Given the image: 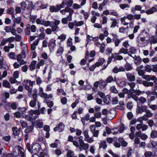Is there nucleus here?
Listing matches in <instances>:
<instances>
[{
    "instance_id": "11",
    "label": "nucleus",
    "mask_w": 157,
    "mask_h": 157,
    "mask_svg": "<svg viewBox=\"0 0 157 157\" xmlns=\"http://www.w3.org/2000/svg\"><path fill=\"white\" fill-rule=\"evenodd\" d=\"M21 54L22 57L24 58L25 57V55L28 53V49L26 45H24V47L22 48Z\"/></svg>"
},
{
    "instance_id": "64",
    "label": "nucleus",
    "mask_w": 157,
    "mask_h": 157,
    "mask_svg": "<svg viewBox=\"0 0 157 157\" xmlns=\"http://www.w3.org/2000/svg\"><path fill=\"white\" fill-rule=\"evenodd\" d=\"M152 70L154 72H157V64L152 66Z\"/></svg>"
},
{
    "instance_id": "15",
    "label": "nucleus",
    "mask_w": 157,
    "mask_h": 157,
    "mask_svg": "<svg viewBox=\"0 0 157 157\" xmlns=\"http://www.w3.org/2000/svg\"><path fill=\"white\" fill-rule=\"evenodd\" d=\"M142 84L145 87L152 86L154 85V83L153 82H148L146 81H143Z\"/></svg>"
},
{
    "instance_id": "33",
    "label": "nucleus",
    "mask_w": 157,
    "mask_h": 157,
    "mask_svg": "<svg viewBox=\"0 0 157 157\" xmlns=\"http://www.w3.org/2000/svg\"><path fill=\"white\" fill-rule=\"evenodd\" d=\"M8 56L10 59H15V53L13 52H11L9 53L8 54Z\"/></svg>"
},
{
    "instance_id": "24",
    "label": "nucleus",
    "mask_w": 157,
    "mask_h": 157,
    "mask_svg": "<svg viewBox=\"0 0 157 157\" xmlns=\"http://www.w3.org/2000/svg\"><path fill=\"white\" fill-rule=\"evenodd\" d=\"M99 83L100 86H102L103 88H105L107 84L105 80V81L103 80H101L99 82Z\"/></svg>"
},
{
    "instance_id": "34",
    "label": "nucleus",
    "mask_w": 157,
    "mask_h": 157,
    "mask_svg": "<svg viewBox=\"0 0 157 157\" xmlns=\"http://www.w3.org/2000/svg\"><path fill=\"white\" fill-rule=\"evenodd\" d=\"M110 91L115 94H117L118 93V91L115 88V86H113L111 87L110 88Z\"/></svg>"
},
{
    "instance_id": "55",
    "label": "nucleus",
    "mask_w": 157,
    "mask_h": 157,
    "mask_svg": "<svg viewBox=\"0 0 157 157\" xmlns=\"http://www.w3.org/2000/svg\"><path fill=\"white\" fill-rule=\"evenodd\" d=\"M42 80L41 78L39 77H37L36 78V84L38 85H40V83H41L42 82Z\"/></svg>"
},
{
    "instance_id": "47",
    "label": "nucleus",
    "mask_w": 157,
    "mask_h": 157,
    "mask_svg": "<svg viewBox=\"0 0 157 157\" xmlns=\"http://www.w3.org/2000/svg\"><path fill=\"white\" fill-rule=\"evenodd\" d=\"M44 21L43 20H40L39 18L37 19L36 20V23L38 24H41L43 25L44 24Z\"/></svg>"
},
{
    "instance_id": "7",
    "label": "nucleus",
    "mask_w": 157,
    "mask_h": 157,
    "mask_svg": "<svg viewBox=\"0 0 157 157\" xmlns=\"http://www.w3.org/2000/svg\"><path fill=\"white\" fill-rule=\"evenodd\" d=\"M39 145L37 144H35L33 145L32 147V151L31 153H36L39 151Z\"/></svg>"
},
{
    "instance_id": "59",
    "label": "nucleus",
    "mask_w": 157,
    "mask_h": 157,
    "mask_svg": "<svg viewBox=\"0 0 157 157\" xmlns=\"http://www.w3.org/2000/svg\"><path fill=\"white\" fill-rule=\"evenodd\" d=\"M117 23V22L116 20L115 19L112 22V24L110 26V28H114L116 26Z\"/></svg>"
},
{
    "instance_id": "46",
    "label": "nucleus",
    "mask_w": 157,
    "mask_h": 157,
    "mask_svg": "<svg viewBox=\"0 0 157 157\" xmlns=\"http://www.w3.org/2000/svg\"><path fill=\"white\" fill-rule=\"evenodd\" d=\"M7 42L6 38H3L0 43V46H2L5 45Z\"/></svg>"
},
{
    "instance_id": "38",
    "label": "nucleus",
    "mask_w": 157,
    "mask_h": 157,
    "mask_svg": "<svg viewBox=\"0 0 157 157\" xmlns=\"http://www.w3.org/2000/svg\"><path fill=\"white\" fill-rule=\"evenodd\" d=\"M74 23L76 26H78L82 25L83 24L84 22L83 21H74Z\"/></svg>"
},
{
    "instance_id": "48",
    "label": "nucleus",
    "mask_w": 157,
    "mask_h": 157,
    "mask_svg": "<svg viewBox=\"0 0 157 157\" xmlns=\"http://www.w3.org/2000/svg\"><path fill=\"white\" fill-rule=\"evenodd\" d=\"M36 101L32 100L29 103L30 105L32 107H34L36 104Z\"/></svg>"
},
{
    "instance_id": "4",
    "label": "nucleus",
    "mask_w": 157,
    "mask_h": 157,
    "mask_svg": "<svg viewBox=\"0 0 157 157\" xmlns=\"http://www.w3.org/2000/svg\"><path fill=\"white\" fill-rule=\"evenodd\" d=\"M3 68L4 69L8 70L9 69L8 66L2 57L0 58V69Z\"/></svg>"
},
{
    "instance_id": "23",
    "label": "nucleus",
    "mask_w": 157,
    "mask_h": 157,
    "mask_svg": "<svg viewBox=\"0 0 157 157\" xmlns=\"http://www.w3.org/2000/svg\"><path fill=\"white\" fill-rule=\"evenodd\" d=\"M12 134L14 136H16L19 134L20 132H18V129L16 127H13L12 128Z\"/></svg>"
},
{
    "instance_id": "51",
    "label": "nucleus",
    "mask_w": 157,
    "mask_h": 157,
    "mask_svg": "<svg viewBox=\"0 0 157 157\" xmlns=\"http://www.w3.org/2000/svg\"><path fill=\"white\" fill-rule=\"evenodd\" d=\"M73 3V0H69L68 1H66V4L68 6V7H71L72 6Z\"/></svg>"
},
{
    "instance_id": "20",
    "label": "nucleus",
    "mask_w": 157,
    "mask_h": 157,
    "mask_svg": "<svg viewBox=\"0 0 157 157\" xmlns=\"http://www.w3.org/2000/svg\"><path fill=\"white\" fill-rule=\"evenodd\" d=\"M21 8L23 10V13H25V9L26 7L27 4L25 2H22L20 3Z\"/></svg>"
},
{
    "instance_id": "14",
    "label": "nucleus",
    "mask_w": 157,
    "mask_h": 157,
    "mask_svg": "<svg viewBox=\"0 0 157 157\" xmlns=\"http://www.w3.org/2000/svg\"><path fill=\"white\" fill-rule=\"evenodd\" d=\"M14 11V9L13 7H10L8 9L7 13L11 15L13 18H15V16L13 14Z\"/></svg>"
},
{
    "instance_id": "30",
    "label": "nucleus",
    "mask_w": 157,
    "mask_h": 157,
    "mask_svg": "<svg viewBox=\"0 0 157 157\" xmlns=\"http://www.w3.org/2000/svg\"><path fill=\"white\" fill-rule=\"evenodd\" d=\"M138 100L139 101V103L141 104H144L147 101L146 99L143 97H141L138 99Z\"/></svg>"
},
{
    "instance_id": "53",
    "label": "nucleus",
    "mask_w": 157,
    "mask_h": 157,
    "mask_svg": "<svg viewBox=\"0 0 157 157\" xmlns=\"http://www.w3.org/2000/svg\"><path fill=\"white\" fill-rule=\"evenodd\" d=\"M72 39L71 38H70L68 39L67 42V44L68 46H71L72 45V42L71 41Z\"/></svg>"
},
{
    "instance_id": "54",
    "label": "nucleus",
    "mask_w": 157,
    "mask_h": 157,
    "mask_svg": "<svg viewBox=\"0 0 157 157\" xmlns=\"http://www.w3.org/2000/svg\"><path fill=\"white\" fill-rule=\"evenodd\" d=\"M92 133L93 134V136L96 137H98L99 134V131L98 130H95L94 131L92 132Z\"/></svg>"
},
{
    "instance_id": "9",
    "label": "nucleus",
    "mask_w": 157,
    "mask_h": 157,
    "mask_svg": "<svg viewBox=\"0 0 157 157\" xmlns=\"http://www.w3.org/2000/svg\"><path fill=\"white\" fill-rule=\"evenodd\" d=\"M49 10L50 12L52 13L54 12H57L59 10V7L57 5L56 6H50Z\"/></svg>"
},
{
    "instance_id": "29",
    "label": "nucleus",
    "mask_w": 157,
    "mask_h": 157,
    "mask_svg": "<svg viewBox=\"0 0 157 157\" xmlns=\"http://www.w3.org/2000/svg\"><path fill=\"white\" fill-rule=\"evenodd\" d=\"M105 81L108 83H110L113 81V78L111 75H109L106 79Z\"/></svg>"
},
{
    "instance_id": "21",
    "label": "nucleus",
    "mask_w": 157,
    "mask_h": 157,
    "mask_svg": "<svg viewBox=\"0 0 157 157\" xmlns=\"http://www.w3.org/2000/svg\"><path fill=\"white\" fill-rule=\"evenodd\" d=\"M125 69L127 71L132 70V67L131 64L127 63L124 65Z\"/></svg>"
},
{
    "instance_id": "28",
    "label": "nucleus",
    "mask_w": 157,
    "mask_h": 157,
    "mask_svg": "<svg viewBox=\"0 0 157 157\" xmlns=\"http://www.w3.org/2000/svg\"><path fill=\"white\" fill-rule=\"evenodd\" d=\"M150 136L152 138H157V131H152L151 133Z\"/></svg>"
},
{
    "instance_id": "39",
    "label": "nucleus",
    "mask_w": 157,
    "mask_h": 157,
    "mask_svg": "<svg viewBox=\"0 0 157 157\" xmlns=\"http://www.w3.org/2000/svg\"><path fill=\"white\" fill-rule=\"evenodd\" d=\"M145 112L146 114V115L148 117H151L152 116V113L151 112L150 110L147 109Z\"/></svg>"
},
{
    "instance_id": "27",
    "label": "nucleus",
    "mask_w": 157,
    "mask_h": 157,
    "mask_svg": "<svg viewBox=\"0 0 157 157\" xmlns=\"http://www.w3.org/2000/svg\"><path fill=\"white\" fill-rule=\"evenodd\" d=\"M9 106H10L11 108L13 109H16L17 106V104L15 102H12L9 103Z\"/></svg>"
},
{
    "instance_id": "60",
    "label": "nucleus",
    "mask_w": 157,
    "mask_h": 157,
    "mask_svg": "<svg viewBox=\"0 0 157 157\" xmlns=\"http://www.w3.org/2000/svg\"><path fill=\"white\" fill-rule=\"evenodd\" d=\"M152 153L151 151H148L146 152L144 154V155L145 157H148L151 156Z\"/></svg>"
},
{
    "instance_id": "3",
    "label": "nucleus",
    "mask_w": 157,
    "mask_h": 157,
    "mask_svg": "<svg viewBox=\"0 0 157 157\" xmlns=\"http://www.w3.org/2000/svg\"><path fill=\"white\" fill-rule=\"evenodd\" d=\"M147 107V106L138 105L136 109V112L137 113H142L143 112L145 111Z\"/></svg>"
},
{
    "instance_id": "50",
    "label": "nucleus",
    "mask_w": 157,
    "mask_h": 157,
    "mask_svg": "<svg viewBox=\"0 0 157 157\" xmlns=\"http://www.w3.org/2000/svg\"><path fill=\"white\" fill-rule=\"evenodd\" d=\"M23 128H25L27 126V122L26 121H20Z\"/></svg>"
},
{
    "instance_id": "62",
    "label": "nucleus",
    "mask_w": 157,
    "mask_h": 157,
    "mask_svg": "<svg viewBox=\"0 0 157 157\" xmlns=\"http://www.w3.org/2000/svg\"><path fill=\"white\" fill-rule=\"evenodd\" d=\"M140 138L144 140H145L148 138V136L147 135L144 134L142 133L140 136Z\"/></svg>"
},
{
    "instance_id": "37",
    "label": "nucleus",
    "mask_w": 157,
    "mask_h": 157,
    "mask_svg": "<svg viewBox=\"0 0 157 157\" xmlns=\"http://www.w3.org/2000/svg\"><path fill=\"white\" fill-rule=\"evenodd\" d=\"M51 27L52 30L53 32H55L56 30H58L59 29V27L57 25H51Z\"/></svg>"
},
{
    "instance_id": "13",
    "label": "nucleus",
    "mask_w": 157,
    "mask_h": 157,
    "mask_svg": "<svg viewBox=\"0 0 157 157\" xmlns=\"http://www.w3.org/2000/svg\"><path fill=\"white\" fill-rule=\"evenodd\" d=\"M107 145H106V143L105 140H102L100 141V143L99 144V148H102L104 149H105L107 147Z\"/></svg>"
},
{
    "instance_id": "16",
    "label": "nucleus",
    "mask_w": 157,
    "mask_h": 157,
    "mask_svg": "<svg viewBox=\"0 0 157 157\" xmlns=\"http://www.w3.org/2000/svg\"><path fill=\"white\" fill-rule=\"evenodd\" d=\"M56 46V40H54L50 41L48 44V46L50 48L54 49Z\"/></svg>"
},
{
    "instance_id": "44",
    "label": "nucleus",
    "mask_w": 157,
    "mask_h": 157,
    "mask_svg": "<svg viewBox=\"0 0 157 157\" xmlns=\"http://www.w3.org/2000/svg\"><path fill=\"white\" fill-rule=\"evenodd\" d=\"M126 82L125 81H121L119 83L118 82V84H117L120 87H122L126 85Z\"/></svg>"
},
{
    "instance_id": "63",
    "label": "nucleus",
    "mask_w": 157,
    "mask_h": 157,
    "mask_svg": "<svg viewBox=\"0 0 157 157\" xmlns=\"http://www.w3.org/2000/svg\"><path fill=\"white\" fill-rule=\"evenodd\" d=\"M45 36V34L44 33H40L39 35V38L38 39H43L44 38Z\"/></svg>"
},
{
    "instance_id": "52",
    "label": "nucleus",
    "mask_w": 157,
    "mask_h": 157,
    "mask_svg": "<svg viewBox=\"0 0 157 157\" xmlns=\"http://www.w3.org/2000/svg\"><path fill=\"white\" fill-rule=\"evenodd\" d=\"M14 18V22L17 23H19L21 21V17H19L16 18Z\"/></svg>"
},
{
    "instance_id": "1",
    "label": "nucleus",
    "mask_w": 157,
    "mask_h": 157,
    "mask_svg": "<svg viewBox=\"0 0 157 157\" xmlns=\"http://www.w3.org/2000/svg\"><path fill=\"white\" fill-rule=\"evenodd\" d=\"M60 13L62 14L65 15L66 12H69V15H67V17L63 18L62 19L61 21L63 24H67L68 22V19L69 21L72 20V15L73 14L74 11L70 7H66L65 9L61 10L60 11Z\"/></svg>"
},
{
    "instance_id": "31",
    "label": "nucleus",
    "mask_w": 157,
    "mask_h": 157,
    "mask_svg": "<svg viewBox=\"0 0 157 157\" xmlns=\"http://www.w3.org/2000/svg\"><path fill=\"white\" fill-rule=\"evenodd\" d=\"M110 101V97L109 96H106L104 98L103 102L106 104H108L109 103Z\"/></svg>"
},
{
    "instance_id": "45",
    "label": "nucleus",
    "mask_w": 157,
    "mask_h": 157,
    "mask_svg": "<svg viewBox=\"0 0 157 157\" xmlns=\"http://www.w3.org/2000/svg\"><path fill=\"white\" fill-rule=\"evenodd\" d=\"M74 155V152L71 150L68 151L67 156V157H72Z\"/></svg>"
},
{
    "instance_id": "36",
    "label": "nucleus",
    "mask_w": 157,
    "mask_h": 157,
    "mask_svg": "<svg viewBox=\"0 0 157 157\" xmlns=\"http://www.w3.org/2000/svg\"><path fill=\"white\" fill-rule=\"evenodd\" d=\"M11 139V137L10 136L8 135L7 136H3L2 138V139L4 140L5 141L9 142L10 139Z\"/></svg>"
},
{
    "instance_id": "2",
    "label": "nucleus",
    "mask_w": 157,
    "mask_h": 157,
    "mask_svg": "<svg viewBox=\"0 0 157 157\" xmlns=\"http://www.w3.org/2000/svg\"><path fill=\"white\" fill-rule=\"evenodd\" d=\"M113 37L112 41L114 43L115 47H118L121 42V39L118 38V36L117 35L114 33L111 34Z\"/></svg>"
},
{
    "instance_id": "25",
    "label": "nucleus",
    "mask_w": 157,
    "mask_h": 157,
    "mask_svg": "<svg viewBox=\"0 0 157 157\" xmlns=\"http://www.w3.org/2000/svg\"><path fill=\"white\" fill-rule=\"evenodd\" d=\"M30 26L29 24L27 25L25 29V31L26 35H28L30 34Z\"/></svg>"
},
{
    "instance_id": "61",
    "label": "nucleus",
    "mask_w": 157,
    "mask_h": 157,
    "mask_svg": "<svg viewBox=\"0 0 157 157\" xmlns=\"http://www.w3.org/2000/svg\"><path fill=\"white\" fill-rule=\"evenodd\" d=\"M30 29L31 32L34 33L36 31V28L34 25H33L30 27Z\"/></svg>"
},
{
    "instance_id": "17",
    "label": "nucleus",
    "mask_w": 157,
    "mask_h": 157,
    "mask_svg": "<svg viewBox=\"0 0 157 157\" xmlns=\"http://www.w3.org/2000/svg\"><path fill=\"white\" fill-rule=\"evenodd\" d=\"M36 61L35 60H33L31 62L30 64L29 65L30 69L31 71H32L35 69V65L36 64Z\"/></svg>"
},
{
    "instance_id": "19",
    "label": "nucleus",
    "mask_w": 157,
    "mask_h": 157,
    "mask_svg": "<svg viewBox=\"0 0 157 157\" xmlns=\"http://www.w3.org/2000/svg\"><path fill=\"white\" fill-rule=\"evenodd\" d=\"M150 43L151 44H155L157 43V37L154 36H152L150 40Z\"/></svg>"
},
{
    "instance_id": "35",
    "label": "nucleus",
    "mask_w": 157,
    "mask_h": 157,
    "mask_svg": "<svg viewBox=\"0 0 157 157\" xmlns=\"http://www.w3.org/2000/svg\"><path fill=\"white\" fill-rule=\"evenodd\" d=\"M60 101L62 104L64 105L67 103V99L65 97H62L60 99Z\"/></svg>"
},
{
    "instance_id": "12",
    "label": "nucleus",
    "mask_w": 157,
    "mask_h": 157,
    "mask_svg": "<svg viewBox=\"0 0 157 157\" xmlns=\"http://www.w3.org/2000/svg\"><path fill=\"white\" fill-rule=\"evenodd\" d=\"M135 58L134 61V63L137 66L140 65L142 61V59L139 56H135Z\"/></svg>"
},
{
    "instance_id": "40",
    "label": "nucleus",
    "mask_w": 157,
    "mask_h": 157,
    "mask_svg": "<svg viewBox=\"0 0 157 157\" xmlns=\"http://www.w3.org/2000/svg\"><path fill=\"white\" fill-rule=\"evenodd\" d=\"M128 84L129 86L131 89H132V91H135V90L133 89V88L136 85V84L135 83L133 82H128Z\"/></svg>"
},
{
    "instance_id": "10",
    "label": "nucleus",
    "mask_w": 157,
    "mask_h": 157,
    "mask_svg": "<svg viewBox=\"0 0 157 157\" xmlns=\"http://www.w3.org/2000/svg\"><path fill=\"white\" fill-rule=\"evenodd\" d=\"M90 114L89 113H87L84 117H82L81 118V121L83 123V125H85V121H88L90 120Z\"/></svg>"
},
{
    "instance_id": "22",
    "label": "nucleus",
    "mask_w": 157,
    "mask_h": 157,
    "mask_svg": "<svg viewBox=\"0 0 157 157\" xmlns=\"http://www.w3.org/2000/svg\"><path fill=\"white\" fill-rule=\"evenodd\" d=\"M128 50L127 49H125L123 48H121L118 52L119 55L123 53L124 54H127L128 53Z\"/></svg>"
},
{
    "instance_id": "26",
    "label": "nucleus",
    "mask_w": 157,
    "mask_h": 157,
    "mask_svg": "<svg viewBox=\"0 0 157 157\" xmlns=\"http://www.w3.org/2000/svg\"><path fill=\"white\" fill-rule=\"evenodd\" d=\"M33 128V126H30L25 130V133H29L32 132Z\"/></svg>"
},
{
    "instance_id": "49",
    "label": "nucleus",
    "mask_w": 157,
    "mask_h": 157,
    "mask_svg": "<svg viewBox=\"0 0 157 157\" xmlns=\"http://www.w3.org/2000/svg\"><path fill=\"white\" fill-rule=\"evenodd\" d=\"M15 14L19 13L21 11V8L20 7L17 6L15 9Z\"/></svg>"
},
{
    "instance_id": "57",
    "label": "nucleus",
    "mask_w": 157,
    "mask_h": 157,
    "mask_svg": "<svg viewBox=\"0 0 157 157\" xmlns=\"http://www.w3.org/2000/svg\"><path fill=\"white\" fill-rule=\"evenodd\" d=\"M136 71H137L138 74L140 76H143L144 75V72L143 71L141 70L136 69Z\"/></svg>"
},
{
    "instance_id": "58",
    "label": "nucleus",
    "mask_w": 157,
    "mask_h": 157,
    "mask_svg": "<svg viewBox=\"0 0 157 157\" xmlns=\"http://www.w3.org/2000/svg\"><path fill=\"white\" fill-rule=\"evenodd\" d=\"M124 129V125L123 124H122L119 130L118 131L120 133H122Z\"/></svg>"
},
{
    "instance_id": "18",
    "label": "nucleus",
    "mask_w": 157,
    "mask_h": 157,
    "mask_svg": "<svg viewBox=\"0 0 157 157\" xmlns=\"http://www.w3.org/2000/svg\"><path fill=\"white\" fill-rule=\"evenodd\" d=\"M3 86L8 88H11V85L9 82L6 80H4L2 82Z\"/></svg>"
},
{
    "instance_id": "43",
    "label": "nucleus",
    "mask_w": 157,
    "mask_h": 157,
    "mask_svg": "<svg viewBox=\"0 0 157 157\" xmlns=\"http://www.w3.org/2000/svg\"><path fill=\"white\" fill-rule=\"evenodd\" d=\"M120 7L121 9H124L126 8H129L130 6L128 4H121Z\"/></svg>"
},
{
    "instance_id": "32",
    "label": "nucleus",
    "mask_w": 157,
    "mask_h": 157,
    "mask_svg": "<svg viewBox=\"0 0 157 157\" xmlns=\"http://www.w3.org/2000/svg\"><path fill=\"white\" fill-rule=\"evenodd\" d=\"M63 51V49L62 47H60L57 50V56H59L62 54Z\"/></svg>"
},
{
    "instance_id": "8",
    "label": "nucleus",
    "mask_w": 157,
    "mask_h": 157,
    "mask_svg": "<svg viewBox=\"0 0 157 157\" xmlns=\"http://www.w3.org/2000/svg\"><path fill=\"white\" fill-rule=\"evenodd\" d=\"M127 78L128 81L130 82H133L135 80V76L132 73H128L126 74Z\"/></svg>"
},
{
    "instance_id": "56",
    "label": "nucleus",
    "mask_w": 157,
    "mask_h": 157,
    "mask_svg": "<svg viewBox=\"0 0 157 157\" xmlns=\"http://www.w3.org/2000/svg\"><path fill=\"white\" fill-rule=\"evenodd\" d=\"M14 39L15 37L13 36L10 37L8 38H6L7 42H8L10 43H11L14 41Z\"/></svg>"
},
{
    "instance_id": "42",
    "label": "nucleus",
    "mask_w": 157,
    "mask_h": 157,
    "mask_svg": "<svg viewBox=\"0 0 157 157\" xmlns=\"http://www.w3.org/2000/svg\"><path fill=\"white\" fill-rule=\"evenodd\" d=\"M118 97H117L113 98L112 99V102L113 104H117L118 102Z\"/></svg>"
},
{
    "instance_id": "5",
    "label": "nucleus",
    "mask_w": 157,
    "mask_h": 157,
    "mask_svg": "<svg viewBox=\"0 0 157 157\" xmlns=\"http://www.w3.org/2000/svg\"><path fill=\"white\" fill-rule=\"evenodd\" d=\"M79 148L80 151L82 150H86L88 149L89 147V144L87 143L85 144L84 142L79 143Z\"/></svg>"
},
{
    "instance_id": "6",
    "label": "nucleus",
    "mask_w": 157,
    "mask_h": 157,
    "mask_svg": "<svg viewBox=\"0 0 157 157\" xmlns=\"http://www.w3.org/2000/svg\"><path fill=\"white\" fill-rule=\"evenodd\" d=\"M64 127L65 125L63 124L62 123H60L58 125L57 127H56L54 128V130L55 132L58 130L59 132H61L63 130Z\"/></svg>"
},
{
    "instance_id": "41",
    "label": "nucleus",
    "mask_w": 157,
    "mask_h": 157,
    "mask_svg": "<svg viewBox=\"0 0 157 157\" xmlns=\"http://www.w3.org/2000/svg\"><path fill=\"white\" fill-rule=\"evenodd\" d=\"M145 71H146L148 72H150L152 70V67L151 66L149 65H146L145 67Z\"/></svg>"
}]
</instances>
